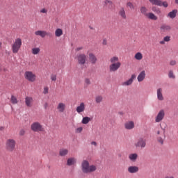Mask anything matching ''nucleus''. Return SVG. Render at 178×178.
Returning <instances> with one entry per match:
<instances>
[{
  "label": "nucleus",
  "instance_id": "obj_1",
  "mask_svg": "<svg viewBox=\"0 0 178 178\" xmlns=\"http://www.w3.org/2000/svg\"><path fill=\"white\" fill-rule=\"evenodd\" d=\"M110 65H109V72L113 73L118 72L120 67L122 66V63L119 60V57L113 56L110 58Z\"/></svg>",
  "mask_w": 178,
  "mask_h": 178
},
{
  "label": "nucleus",
  "instance_id": "obj_2",
  "mask_svg": "<svg viewBox=\"0 0 178 178\" xmlns=\"http://www.w3.org/2000/svg\"><path fill=\"white\" fill-rule=\"evenodd\" d=\"M81 170L83 173H92L97 170V166L90 165V163L87 160H83L81 163Z\"/></svg>",
  "mask_w": 178,
  "mask_h": 178
},
{
  "label": "nucleus",
  "instance_id": "obj_3",
  "mask_svg": "<svg viewBox=\"0 0 178 178\" xmlns=\"http://www.w3.org/2000/svg\"><path fill=\"white\" fill-rule=\"evenodd\" d=\"M156 140L158 144L160 145H163V143H165V140L166 138V134L165 131H163L161 129H157L155 131Z\"/></svg>",
  "mask_w": 178,
  "mask_h": 178
},
{
  "label": "nucleus",
  "instance_id": "obj_4",
  "mask_svg": "<svg viewBox=\"0 0 178 178\" xmlns=\"http://www.w3.org/2000/svg\"><path fill=\"white\" fill-rule=\"evenodd\" d=\"M140 13L143 15V16H145L147 19H149V20H158V17L155 15L153 13H147L148 8H147L145 6H142L140 9Z\"/></svg>",
  "mask_w": 178,
  "mask_h": 178
},
{
  "label": "nucleus",
  "instance_id": "obj_5",
  "mask_svg": "<svg viewBox=\"0 0 178 178\" xmlns=\"http://www.w3.org/2000/svg\"><path fill=\"white\" fill-rule=\"evenodd\" d=\"M16 140L13 138H8L6 140V149L8 152H13L16 151Z\"/></svg>",
  "mask_w": 178,
  "mask_h": 178
},
{
  "label": "nucleus",
  "instance_id": "obj_6",
  "mask_svg": "<svg viewBox=\"0 0 178 178\" xmlns=\"http://www.w3.org/2000/svg\"><path fill=\"white\" fill-rule=\"evenodd\" d=\"M22 39L20 38L15 40L13 44H12L13 54H17V52H19V49L22 48Z\"/></svg>",
  "mask_w": 178,
  "mask_h": 178
},
{
  "label": "nucleus",
  "instance_id": "obj_7",
  "mask_svg": "<svg viewBox=\"0 0 178 178\" xmlns=\"http://www.w3.org/2000/svg\"><path fill=\"white\" fill-rule=\"evenodd\" d=\"M31 129L35 133H40L44 131V127L39 122H35L31 124Z\"/></svg>",
  "mask_w": 178,
  "mask_h": 178
},
{
  "label": "nucleus",
  "instance_id": "obj_8",
  "mask_svg": "<svg viewBox=\"0 0 178 178\" xmlns=\"http://www.w3.org/2000/svg\"><path fill=\"white\" fill-rule=\"evenodd\" d=\"M24 78L28 81H30L31 83H34L35 81L37 76H35V74L33 73L31 71H26L24 73Z\"/></svg>",
  "mask_w": 178,
  "mask_h": 178
},
{
  "label": "nucleus",
  "instance_id": "obj_9",
  "mask_svg": "<svg viewBox=\"0 0 178 178\" xmlns=\"http://www.w3.org/2000/svg\"><path fill=\"white\" fill-rule=\"evenodd\" d=\"M172 31V26L168 24H163L160 26V32L161 34H166Z\"/></svg>",
  "mask_w": 178,
  "mask_h": 178
},
{
  "label": "nucleus",
  "instance_id": "obj_10",
  "mask_svg": "<svg viewBox=\"0 0 178 178\" xmlns=\"http://www.w3.org/2000/svg\"><path fill=\"white\" fill-rule=\"evenodd\" d=\"M165 118V110L161 109L158 113L157 115L155 118L156 123H159L163 120Z\"/></svg>",
  "mask_w": 178,
  "mask_h": 178
},
{
  "label": "nucleus",
  "instance_id": "obj_11",
  "mask_svg": "<svg viewBox=\"0 0 178 178\" xmlns=\"http://www.w3.org/2000/svg\"><path fill=\"white\" fill-rule=\"evenodd\" d=\"M76 59L79 65H85L87 60V56L84 54H81L76 56Z\"/></svg>",
  "mask_w": 178,
  "mask_h": 178
},
{
  "label": "nucleus",
  "instance_id": "obj_12",
  "mask_svg": "<svg viewBox=\"0 0 178 178\" xmlns=\"http://www.w3.org/2000/svg\"><path fill=\"white\" fill-rule=\"evenodd\" d=\"M145 145H147V141L143 138H139L138 142L135 143V147H136V148H145Z\"/></svg>",
  "mask_w": 178,
  "mask_h": 178
},
{
  "label": "nucleus",
  "instance_id": "obj_13",
  "mask_svg": "<svg viewBox=\"0 0 178 178\" xmlns=\"http://www.w3.org/2000/svg\"><path fill=\"white\" fill-rule=\"evenodd\" d=\"M56 109L59 113H63L66 111V104L64 102H59L56 106Z\"/></svg>",
  "mask_w": 178,
  "mask_h": 178
},
{
  "label": "nucleus",
  "instance_id": "obj_14",
  "mask_svg": "<svg viewBox=\"0 0 178 178\" xmlns=\"http://www.w3.org/2000/svg\"><path fill=\"white\" fill-rule=\"evenodd\" d=\"M156 94H157V99L159 101H164L165 97H163V90L162 88H159L156 90Z\"/></svg>",
  "mask_w": 178,
  "mask_h": 178
},
{
  "label": "nucleus",
  "instance_id": "obj_15",
  "mask_svg": "<svg viewBox=\"0 0 178 178\" xmlns=\"http://www.w3.org/2000/svg\"><path fill=\"white\" fill-rule=\"evenodd\" d=\"M49 33L47 32V31H36L35 32V35H39L42 38H45L47 35H49Z\"/></svg>",
  "mask_w": 178,
  "mask_h": 178
},
{
  "label": "nucleus",
  "instance_id": "obj_16",
  "mask_svg": "<svg viewBox=\"0 0 178 178\" xmlns=\"http://www.w3.org/2000/svg\"><path fill=\"white\" fill-rule=\"evenodd\" d=\"M136 74H133L129 80L122 83V86H131V84H133V81L136 80Z\"/></svg>",
  "mask_w": 178,
  "mask_h": 178
},
{
  "label": "nucleus",
  "instance_id": "obj_17",
  "mask_svg": "<svg viewBox=\"0 0 178 178\" xmlns=\"http://www.w3.org/2000/svg\"><path fill=\"white\" fill-rule=\"evenodd\" d=\"M146 76H147V73L145 72V70H143L142 72H140V73H139L137 77V80L138 83H141V81H144V80H145Z\"/></svg>",
  "mask_w": 178,
  "mask_h": 178
},
{
  "label": "nucleus",
  "instance_id": "obj_18",
  "mask_svg": "<svg viewBox=\"0 0 178 178\" xmlns=\"http://www.w3.org/2000/svg\"><path fill=\"white\" fill-rule=\"evenodd\" d=\"M76 111L77 113H83L86 111V104L84 102L80 103V104L76 107Z\"/></svg>",
  "mask_w": 178,
  "mask_h": 178
},
{
  "label": "nucleus",
  "instance_id": "obj_19",
  "mask_svg": "<svg viewBox=\"0 0 178 178\" xmlns=\"http://www.w3.org/2000/svg\"><path fill=\"white\" fill-rule=\"evenodd\" d=\"M124 128L126 130H133L134 129L135 125H134V122L133 121H128L124 123Z\"/></svg>",
  "mask_w": 178,
  "mask_h": 178
},
{
  "label": "nucleus",
  "instance_id": "obj_20",
  "mask_svg": "<svg viewBox=\"0 0 178 178\" xmlns=\"http://www.w3.org/2000/svg\"><path fill=\"white\" fill-rule=\"evenodd\" d=\"M77 160L74 157L68 158L67 159V166H73L76 165Z\"/></svg>",
  "mask_w": 178,
  "mask_h": 178
},
{
  "label": "nucleus",
  "instance_id": "obj_21",
  "mask_svg": "<svg viewBox=\"0 0 178 178\" xmlns=\"http://www.w3.org/2000/svg\"><path fill=\"white\" fill-rule=\"evenodd\" d=\"M88 56L90 63H92V65H95V63H97V61L98 60L97 56H95V54L92 53H90L88 54Z\"/></svg>",
  "mask_w": 178,
  "mask_h": 178
},
{
  "label": "nucleus",
  "instance_id": "obj_22",
  "mask_svg": "<svg viewBox=\"0 0 178 178\" xmlns=\"http://www.w3.org/2000/svg\"><path fill=\"white\" fill-rule=\"evenodd\" d=\"M33 97H26L25 98V104L26 106H29V108H31L33 106Z\"/></svg>",
  "mask_w": 178,
  "mask_h": 178
},
{
  "label": "nucleus",
  "instance_id": "obj_23",
  "mask_svg": "<svg viewBox=\"0 0 178 178\" xmlns=\"http://www.w3.org/2000/svg\"><path fill=\"white\" fill-rule=\"evenodd\" d=\"M119 16L122 17V19H127V16L126 15V10H124V8H121L118 12Z\"/></svg>",
  "mask_w": 178,
  "mask_h": 178
},
{
  "label": "nucleus",
  "instance_id": "obj_24",
  "mask_svg": "<svg viewBox=\"0 0 178 178\" xmlns=\"http://www.w3.org/2000/svg\"><path fill=\"white\" fill-rule=\"evenodd\" d=\"M140 169L138 166L136 165H131L128 168V172L129 173H137Z\"/></svg>",
  "mask_w": 178,
  "mask_h": 178
},
{
  "label": "nucleus",
  "instance_id": "obj_25",
  "mask_svg": "<svg viewBox=\"0 0 178 178\" xmlns=\"http://www.w3.org/2000/svg\"><path fill=\"white\" fill-rule=\"evenodd\" d=\"M176 16H177V10L176 9L172 10L167 15V17H170V19H175Z\"/></svg>",
  "mask_w": 178,
  "mask_h": 178
},
{
  "label": "nucleus",
  "instance_id": "obj_26",
  "mask_svg": "<svg viewBox=\"0 0 178 178\" xmlns=\"http://www.w3.org/2000/svg\"><path fill=\"white\" fill-rule=\"evenodd\" d=\"M69 154V149L66 148H62L59 150L60 156H66Z\"/></svg>",
  "mask_w": 178,
  "mask_h": 178
},
{
  "label": "nucleus",
  "instance_id": "obj_27",
  "mask_svg": "<svg viewBox=\"0 0 178 178\" xmlns=\"http://www.w3.org/2000/svg\"><path fill=\"white\" fill-rule=\"evenodd\" d=\"M152 5H156V6H162V1L161 0H149Z\"/></svg>",
  "mask_w": 178,
  "mask_h": 178
},
{
  "label": "nucleus",
  "instance_id": "obj_28",
  "mask_svg": "<svg viewBox=\"0 0 178 178\" xmlns=\"http://www.w3.org/2000/svg\"><path fill=\"white\" fill-rule=\"evenodd\" d=\"M137 158H138V155L136 153L134 154H131L129 156V159H130V161H131L132 162H136V161L137 160Z\"/></svg>",
  "mask_w": 178,
  "mask_h": 178
},
{
  "label": "nucleus",
  "instance_id": "obj_29",
  "mask_svg": "<svg viewBox=\"0 0 178 178\" xmlns=\"http://www.w3.org/2000/svg\"><path fill=\"white\" fill-rule=\"evenodd\" d=\"M91 122V118L90 117H83L81 121L82 124H88Z\"/></svg>",
  "mask_w": 178,
  "mask_h": 178
},
{
  "label": "nucleus",
  "instance_id": "obj_30",
  "mask_svg": "<svg viewBox=\"0 0 178 178\" xmlns=\"http://www.w3.org/2000/svg\"><path fill=\"white\" fill-rule=\"evenodd\" d=\"M55 35H56V37H60V36L63 35V31L62 30V29H56Z\"/></svg>",
  "mask_w": 178,
  "mask_h": 178
},
{
  "label": "nucleus",
  "instance_id": "obj_31",
  "mask_svg": "<svg viewBox=\"0 0 178 178\" xmlns=\"http://www.w3.org/2000/svg\"><path fill=\"white\" fill-rule=\"evenodd\" d=\"M10 102H11V104H13V105H16L17 104L19 103V100H17V97H16V96H15V95H11Z\"/></svg>",
  "mask_w": 178,
  "mask_h": 178
},
{
  "label": "nucleus",
  "instance_id": "obj_32",
  "mask_svg": "<svg viewBox=\"0 0 178 178\" xmlns=\"http://www.w3.org/2000/svg\"><path fill=\"white\" fill-rule=\"evenodd\" d=\"M134 58L136 59V60H141L143 58V54L141 52H137L135 54Z\"/></svg>",
  "mask_w": 178,
  "mask_h": 178
},
{
  "label": "nucleus",
  "instance_id": "obj_33",
  "mask_svg": "<svg viewBox=\"0 0 178 178\" xmlns=\"http://www.w3.org/2000/svg\"><path fill=\"white\" fill-rule=\"evenodd\" d=\"M41 49H40V47H34L32 49V54L33 55H38Z\"/></svg>",
  "mask_w": 178,
  "mask_h": 178
},
{
  "label": "nucleus",
  "instance_id": "obj_34",
  "mask_svg": "<svg viewBox=\"0 0 178 178\" xmlns=\"http://www.w3.org/2000/svg\"><path fill=\"white\" fill-rule=\"evenodd\" d=\"M103 99H104V97H102V95L96 96V97H95L96 104H101V102H102Z\"/></svg>",
  "mask_w": 178,
  "mask_h": 178
},
{
  "label": "nucleus",
  "instance_id": "obj_35",
  "mask_svg": "<svg viewBox=\"0 0 178 178\" xmlns=\"http://www.w3.org/2000/svg\"><path fill=\"white\" fill-rule=\"evenodd\" d=\"M168 77H169V79H172L173 80H175V79H176V76L175 75L173 70H170L168 72Z\"/></svg>",
  "mask_w": 178,
  "mask_h": 178
},
{
  "label": "nucleus",
  "instance_id": "obj_36",
  "mask_svg": "<svg viewBox=\"0 0 178 178\" xmlns=\"http://www.w3.org/2000/svg\"><path fill=\"white\" fill-rule=\"evenodd\" d=\"M152 12H154L155 13L159 14L161 13V10L159 8H156V6H153L152 8Z\"/></svg>",
  "mask_w": 178,
  "mask_h": 178
},
{
  "label": "nucleus",
  "instance_id": "obj_37",
  "mask_svg": "<svg viewBox=\"0 0 178 178\" xmlns=\"http://www.w3.org/2000/svg\"><path fill=\"white\" fill-rule=\"evenodd\" d=\"M127 6L130 8V9H134V4L130 1L127 3Z\"/></svg>",
  "mask_w": 178,
  "mask_h": 178
},
{
  "label": "nucleus",
  "instance_id": "obj_38",
  "mask_svg": "<svg viewBox=\"0 0 178 178\" xmlns=\"http://www.w3.org/2000/svg\"><path fill=\"white\" fill-rule=\"evenodd\" d=\"M85 84H86V86H90V84H91V81L90 80V79L86 78L85 79Z\"/></svg>",
  "mask_w": 178,
  "mask_h": 178
},
{
  "label": "nucleus",
  "instance_id": "obj_39",
  "mask_svg": "<svg viewBox=\"0 0 178 178\" xmlns=\"http://www.w3.org/2000/svg\"><path fill=\"white\" fill-rule=\"evenodd\" d=\"M161 6H163L164 8H168V6H169V4H168L167 1H161Z\"/></svg>",
  "mask_w": 178,
  "mask_h": 178
},
{
  "label": "nucleus",
  "instance_id": "obj_40",
  "mask_svg": "<svg viewBox=\"0 0 178 178\" xmlns=\"http://www.w3.org/2000/svg\"><path fill=\"white\" fill-rule=\"evenodd\" d=\"M163 40L165 42H169V41H170V36H165L163 38Z\"/></svg>",
  "mask_w": 178,
  "mask_h": 178
},
{
  "label": "nucleus",
  "instance_id": "obj_41",
  "mask_svg": "<svg viewBox=\"0 0 178 178\" xmlns=\"http://www.w3.org/2000/svg\"><path fill=\"white\" fill-rule=\"evenodd\" d=\"M76 133H81L83 131V127H80L76 129Z\"/></svg>",
  "mask_w": 178,
  "mask_h": 178
},
{
  "label": "nucleus",
  "instance_id": "obj_42",
  "mask_svg": "<svg viewBox=\"0 0 178 178\" xmlns=\"http://www.w3.org/2000/svg\"><path fill=\"white\" fill-rule=\"evenodd\" d=\"M104 3L105 5H112L113 2L111 0H105Z\"/></svg>",
  "mask_w": 178,
  "mask_h": 178
},
{
  "label": "nucleus",
  "instance_id": "obj_43",
  "mask_svg": "<svg viewBox=\"0 0 178 178\" xmlns=\"http://www.w3.org/2000/svg\"><path fill=\"white\" fill-rule=\"evenodd\" d=\"M51 80L52 81H56V74L51 75Z\"/></svg>",
  "mask_w": 178,
  "mask_h": 178
},
{
  "label": "nucleus",
  "instance_id": "obj_44",
  "mask_svg": "<svg viewBox=\"0 0 178 178\" xmlns=\"http://www.w3.org/2000/svg\"><path fill=\"white\" fill-rule=\"evenodd\" d=\"M49 88L48 87H44V89H43V94H48V91H49Z\"/></svg>",
  "mask_w": 178,
  "mask_h": 178
},
{
  "label": "nucleus",
  "instance_id": "obj_45",
  "mask_svg": "<svg viewBox=\"0 0 178 178\" xmlns=\"http://www.w3.org/2000/svg\"><path fill=\"white\" fill-rule=\"evenodd\" d=\"M40 13H48V10H47L46 8H42L40 10Z\"/></svg>",
  "mask_w": 178,
  "mask_h": 178
},
{
  "label": "nucleus",
  "instance_id": "obj_46",
  "mask_svg": "<svg viewBox=\"0 0 178 178\" xmlns=\"http://www.w3.org/2000/svg\"><path fill=\"white\" fill-rule=\"evenodd\" d=\"M170 66H175L176 65V60H172L170 62Z\"/></svg>",
  "mask_w": 178,
  "mask_h": 178
},
{
  "label": "nucleus",
  "instance_id": "obj_47",
  "mask_svg": "<svg viewBox=\"0 0 178 178\" xmlns=\"http://www.w3.org/2000/svg\"><path fill=\"white\" fill-rule=\"evenodd\" d=\"M24 133H26V131H24V129H22V130L19 131V135H20V136H24Z\"/></svg>",
  "mask_w": 178,
  "mask_h": 178
},
{
  "label": "nucleus",
  "instance_id": "obj_48",
  "mask_svg": "<svg viewBox=\"0 0 178 178\" xmlns=\"http://www.w3.org/2000/svg\"><path fill=\"white\" fill-rule=\"evenodd\" d=\"M83 49V47H77L75 51L76 52H79V51H81Z\"/></svg>",
  "mask_w": 178,
  "mask_h": 178
},
{
  "label": "nucleus",
  "instance_id": "obj_49",
  "mask_svg": "<svg viewBox=\"0 0 178 178\" xmlns=\"http://www.w3.org/2000/svg\"><path fill=\"white\" fill-rule=\"evenodd\" d=\"M165 40H161L160 42H159V44H161V45H165Z\"/></svg>",
  "mask_w": 178,
  "mask_h": 178
},
{
  "label": "nucleus",
  "instance_id": "obj_50",
  "mask_svg": "<svg viewBox=\"0 0 178 178\" xmlns=\"http://www.w3.org/2000/svg\"><path fill=\"white\" fill-rule=\"evenodd\" d=\"M102 44H103V45H106V44H108V42L106 41V39H104V40H103Z\"/></svg>",
  "mask_w": 178,
  "mask_h": 178
},
{
  "label": "nucleus",
  "instance_id": "obj_51",
  "mask_svg": "<svg viewBox=\"0 0 178 178\" xmlns=\"http://www.w3.org/2000/svg\"><path fill=\"white\" fill-rule=\"evenodd\" d=\"M91 145H94L95 147H97V142L92 141V142H91Z\"/></svg>",
  "mask_w": 178,
  "mask_h": 178
},
{
  "label": "nucleus",
  "instance_id": "obj_52",
  "mask_svg": "<svg viewBox=\"0 0 178 178\" xmlns=\"http://www.w3.org/2000/svg\"><path fill=\"white\" fill-rule=\"evenodd\" d=\"M44 109H47V108H48V103H45L44 104Z\"/></svg>",
  "mask_w": 178,
  "mask_h": 178
},
{
  "label": "nucleus",
  "instance_id": "obj_53",
  "mask_svg": "<svg viewBox=\"0 0 178 178\" xmlns=\"http://www.w3.org/2000/svg\"><path fill=\"white\" fill-rule=\"evenodd\" d=\"M2 48V42H0V49Z\"/></svg>",
  "mask_w": 178,
  "mask_h": 178
},
{
  "label": "nucleus",
  "instance_id": "obj_54",
  "mask_svg": "<svg viewBox=\"0 0 178 178\" xmlns=\"http://www.w3.org/2000/svg\"><path fill=\"white\" fill-rule=\"evenodd\" d=\"M0 130H3V127H1V128H0Z\"/></svg>",
  "mask_w": 178,
  "mask_h": 178
}]
</instances>
